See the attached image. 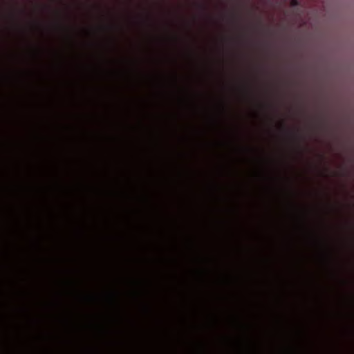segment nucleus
I'll return each instance as SVG.
<instances>
[{"label":"nucleus","instance_id":"1","mask_svg":"<svg viewBox=\"0 0 354 354\" xmlns=\"http://www.w3.org/2000/svg\"><path fill=\"white\" fill-rule=\"evenodd\" d=\"M299 4V2L297 0H291L290 5L292 7L297 6Z\"/></svg>","mask_w":354,"mask_h":354},{"label":"nucleus","instance_id":"2","mask_svg":"<svg viewBox=\"0 0 354 354\" xmlns=\"http://www.w3.org/2000/svg\"><path fill=\"white\" fill-rule=\"evenodd\" d=\"M281 128H284V125L283 124H281Z\"/></svg>","mask_w":354,"mask_h":354}]
</instances>
